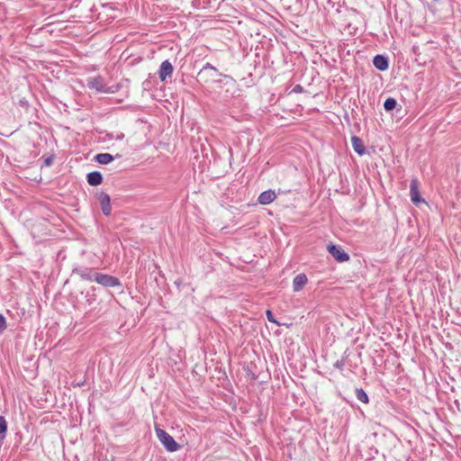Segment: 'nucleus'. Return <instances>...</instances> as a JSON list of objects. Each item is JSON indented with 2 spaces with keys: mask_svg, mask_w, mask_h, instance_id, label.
<instances>
[{
  "mask_svg": "<svg viewBox=\"0 0 461 461\" xmlns=\"http://www.w3.org/2000/svg\"><path fill=\"white\" fill-rule=\"evenodd\" d=\"M155 433L158 439L167 449V451L176 452L181 447L180 445L174 439V438L171 435H169L166 430L158 427H156Z\"/></svg>",
  "mask_w": 461,
  "mask_h": 461,
  "instance_id": "f257e3e1",
  "label": "nucleus"
},
{
  "mask_svg": "<svg viewBox=\"0 0 461 461\" xmlns=\"http://www.w3.org/2000/svg\"><path fill=\"white\" fill-rule=\"evenodd\" d=\"M86 85L90 89L99 93H113L111 87H107L104 79L101 76L90 77L86 79Z\"/></svg>",
  "mask_w": 461,
  "mask_h": 461,
  "instance_id": "f03ea898",
  "label": "nucleus"
},
{
  "mask_svg": "<svg viewBox=\"0 0 461 461\" xmlns=\"http://www.w3.org/2000/svg\"><path fill=\"white\" fill-rule=\"evenodd\" d=\"M95 282L105 288L122 286L118 277L100 272L98 276H95Z\"/></svg>",
  "mask_w": 461,
  "mask_h": 461,
  "instance_id": "7ed1b4c3",
  "label": "nucleus"
},
{
  "mask_svg": "<svg viewBox=\"0 0 461 461\" xmlns=\"http://www.w3.org/2000/svg\"><path fill=\"white\" fill-rule=\"evenodd\" d=\"M73 273L79 276L82 280L89 282H95V276L99 274L94 268L86 267L74 268Z\"/></svg>",
  "mask_w": 461,
  "mask_h": 461,
  "instance_id": "20e7f679",
  "label": "nucleus"
},
{
  "mask_svg": "<svg viewBox=\"0 0 461 461\" xmlns=\"http://www.w3.org/2000/svg\"><path fill=\"white\" fill-rule=\"evenodd\" d=\"M327 249L338 262H346L349 259V255L338 245L330 244Z\"/></svg>",
  "mask_w": 461,
  "mask_h": 461,
  "instance_id": "39448f33",
  "label": "nucleus"
},
{
  "mask_svg": "<svg viewBox=\"0 0 461 461\" xmlns=\"http://www.w3.org/2000/svg\"><path fill=\"white\" fill-rule=\"evenodd\" d=\"M98 201L104 215H110L112 212L110 195L107 193L100 192L98 194Z\"/></svg>",
  "mask_w": 461,
  "mask_h": 461,
  "instance_id": "423d86ee",
  "label": "nucleus"
},
{
  "mask_svg": "<svg viewBox=\"0 0 461 461\" xmlns=\"http://www.w3.org/2000/svg\"><path fill=\"white\" fill-rule=\"evenodd\" d=\"M174 71V67L172 63L166 59L164 60L158 69V77L159 79L164 82L167 80V77H171Z\"/></svg>",
  "mask_w": 461,
  "mask_h": 461,
  "instance_id": "0eeeda50",
  "label": "nucleus"
},
{
  "mask_svg": "<svg viewBox=\"0 0 461 461\" xmlns=\"http://www.w3.org/2000/svg\"><path fill=\"white\" fill-rule=\"evenodd\" d=\"M410 196L414 204H419L424 200L421 198L419 191V183L417 179H412L410 185Z\"/></svg>",
  "mask_w": 461,
  "mask_h": 461,
  "instance_id": "6e6552de",
  "label": "nucleus"
},
{
  "mask_svg": "<svg viewBox=\"0 0 461 461\" xmlns=\"http://www.w3.org/2000/svg\"><path fill=\"white\" fill-rule=\"evenodd\" d=\"M373 64L375 68H377L380 71H384L389 67V60L388 58L382 54H377L373 59Z\"/></svg>",
  "mask_w": 461,
  "mask_h": 461,
  "instance_id": "1a4fd4ad",
  "label": "nucleus"
},
{
  "mask_svg": "<svg viewBox=\"0 0 461 461\" xmlns=\"http://www.w3.org/2000/svg\"><path fill=\"white\" fill-rule=\"evenodd\" d=\"M276 198V194L274 190L268 189L262 192L258 198V202L262 205H267L271 203Z\"/></svg>",
  "mask_w": 461,
  "mask_h": 461,
  "instance_id": "9d476101",
  "label": "nucleus"
},
{
  "mask_svg": "<svg viewBox=\"0 0 461 461\" xmlns=\"http://www.w3.org/2000/svg\"><path fill=\"white\" fill-rule=\"evenodd\" d=\"M120 154H116L113 156L110 153H99L96 154L94 158V160L101 165H107L114 160L115 158H121Z\"/></svg>",
  "mask_w": 461,
  "mask_h": 461,
  "instance_id": "9b49d317",
  "label": "nucleus"
},
{
  "mask_svg": "<svg viewBox=\"0 0 461 461\" xmlns=\"http://www.w3.org/2000/svg\"><path fill=\"white\" fill-rule=\"evenodd\" d=\"M308 278L305 274L297 275L293 280L294 292H300L307 284Z\"/></svg>",
  "mask_w": 461,
  "mask_h": 461,
  "instance_id": "f8f14e48",
  "label": "nucleus"
},
{
  "mask_svg": "<svg viewBox=\"0 0 461 461\" xmlns=\"http://www.w3.org/2000/svg\"><path fill=\"white\" fill-rule=\"evenodd\" d=\"M86 180L90 185L96 186L103 183L104 177L101 172L92 171L86 175Z\"/></svg>",
  "mask_w": 461,
  "mask_h": 461,
  "instance_id": "ddd939ff",
  "label": "nucleus"
},
{
  "mask_svg": "<svg viewBox=\"0 0 461 461\" xmlns=\"http://www.w3.org/2000/svg\"><path fill=\"white\" fill-rule=\"evenodd\" d=\"M351 144L354 151L359 156H363L366 153V148L362 140L357 136L351 137Z\"/></svg>",
  "mask_w": 461,
  "mask_h": 461,
  "instance_id": "4468645a",
  "label": "nucleus"
},
{
  "mask_svg": "<svg viewBox=\"0 0 461 461\" xmlns=\"http://www.w3.org/2000/svg\"><path fill=\"white\" fill-rule=\"evenodd\" d=\"M222 78L215 80L214 83L222 87L223 86H230L231 87H235L236 80L230 75H225L219 73L218 74Z\"/></svg>",
  "mask_w": 461,
  "mask_h": 461,
  "instance_id": "2eb2a0df",
  "label": "nucleus"
},
{
  "mask_svg": "<svg viewBox=\"0 0 461 461\" xmlns=\"http://www.w3.org/2000/svg\"><path fill=\"white\" fill-rule=\"evenodd\" d=\"M355 394L359 402L365 404L369 403V397L363 388H356Z\"/></svg>",
  "mask_w": 461,
  "mask_h": 461,
  "instance_id": "dca6fc26",
  "label": "nucleus"
},
{
  "mask_svg": "<svg viewBox=\"0 0 461 461\" xmlns=\"http://www.w3.org/2000/svg\"><path fill=\"white\" fill-rule=\"evenodd\" d=\"M397 105V101L393 97H388L384 103V108L386 112H392Z\"/></svg>",
  "mask_w": 461,
  "mask_h": 461,
  "instance_id": "f3484780",
  "label": "nucleus"
},
{
  "mask_svg": "<svg viewBox=\"0 0 461 461\" xmlns=\"http://www.w3.org/2000/svg\"><path fill=\"white\" fill-rule=\"evenodd\" d=\"M207 69L213 71V73L216 75L219 74L218 69L214 66H212L211 63H206L198 73V76L203 77V75Z\"/></svg>",
  "mask_w": 461,
  "mask_h": 461,
  "instance_id": "a211bd4d",
  "label": "nucleus"
},
{
  "mask_svg": "<svg viewBox=\"0 0 461 461\" xmlns=\"http://www.w3.org/2000/svg\"><path fill=\"white\" fill-rule=\"evenodd\" d=\"M6 431H7V422L5 419V417L0 416V436H2V438H5Z\"/></svg>",
  "mask_w": 461,
  "mask_h": 461,
  "instance_id": "6ab92c4d",
  "label": "nucleus"
},
{
  "mask_svg": "<svg viewBox=\"0 0 461 461\" xmlns=\"http://www.w3.org/2000/svg\"><path fill=\"white\" fill-rule=\"evenodd\" d=\"M95 291V288L92 287L91 291L86 292V302L89 305H91L93 303V302L95 300V295L94 294Z\"/></svg>",
  "mask_w": 461,
  "mask_h": 461,
  "instance_id": "aec40b11",
  "label": "nucleus"
},
{
  "mask_svg": "<svg viewBox=\"0 0 461 461\" xmlns=\"http://www.w3.org/2000/svg\"><path fill=\"white\" fill-rule=\"evenodd\" d=\"M333 366H334L336 369H339V370H340V371H343L344 366H345V360H344L343 358L337 360V361L333 364Z\"/></svg>",
  "mask_w": 461,
  "mask_h": 461,
  "instance_id": "412c9836",
  "label": "nucleus"
},
{
  "mask_svg": "<svg viewBox=\"0 0 461 461\" xmlns=\"http://www.w3.org/2000/svg\"><path fill=\"white\" fill-rule=\"evenodd\" d=\"M6 329V320L4 315L0 314V334Z\"/></svg>",
  "mask_w": 461,
  "mask_h": 461,
  "instance_id": "4be33fe9",
  "label": "nucleus"
},
{
  "mask_svg": "<svg viewBox=\"0 0 461 461\" xmlns=\"http://www.w3.org/2000/svg\"><path fill=\"white\" fill-rule=\"evenodd\" d=\"M106 136L109 140L114 139L116 140H122L124 138V134L122 132L117 134L116 136H113V134L108 133Z\"/></svg>",
  "mask_w": 461,
  "mask_h": 461,
  "instance_id": "5701e85b",
  "label": "nucleus"
},
{
  "mask_svg": "<svg viewBox=\"0 0 461 461\" xmlns=\"http://www.w3.org/2000/svg\"><path fill=\"white\" fill-rule=\"evenodd\" d=\"M266 314H267V320H268L270 322L277 323V321H276V319L274 318L273 313H272V312H271L270 310H267Z\"/></svg>",
  "mask_w": 461,
  "mask_h": 461,
  "instance_id": "b1692460",
  "label": "nucleus"
},
{
  "mask_svg": "<svg viewBox=\"0 0 461 461\" xmlns=\"http://www.w3.org/2000/svg\"><path fill=\"white\" fill-rule=\"evenodd\" d=\"M304 91V88L301 85H295L292 90L294 93L301 94Z\"/></svg>",
  "mask_w": 461,
  "mask_h": 461,
  "instance_id": "393cba45",
  "label": "nucleus"
},
{
  "mask_svg": "<svg viewBox=\"0 0 461 461\" xmlns=\"http://www.w3.org/2000/svg\"><path fill=\"white\" fill-rule=\"evenodd\" d=\"M53 162V158L51 157H49L47 158H45L44 160V165L45 166H50Z\"/></svg>",
  "mask_w": 461,
  "mask_h": 461,
  "instance_id": "a878e982",
  "label": "nucleus"
},
{
  "mask_svg": "<svg viewBox=\"0 0 461 461\" xmlns=\"http://www.w3.org/2000/svg\"><path fill=\"white\" fill-rule=\"evenodd\" d=\"M85 384V381L81 382V381H78L77 383V386H82L83 384Z\"/></svg>",
  "mask_w": 461,
  "mask_h": 461,
  "instance_id": "bb28decb",
  "label": "nucleus"
},
{
  "mask_svg": "<svg viewBox=\"0 0 461 461\" xmlns=\"http://www.w3.org/2000/svg\"><path fill=\"white\" fill-rule=\"evenodd\" d=\"M85 384V381L81 382V381H78L77 383V386H82L83 384Z\"/></svg>",
  "mask_w": 461,
  "mask_h": 461,
  "instance_id": "cd10ccee",
  "label": "nucleus"
}]
</instances>
